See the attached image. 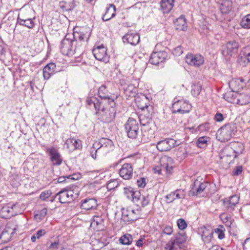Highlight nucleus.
<instances>
[{
	"label": "nucleus",
	"instance_id": "4c0bfd02",
	"mask_svg": "<svg viewBox=\"0 0 250 250\" xmlns=\"http://www.w3.org/2000/svg\"><path fill=\"white\" fill-rule=\"evenodd\" d=\"M104 220L103 218L100 216H94L93 221L91 223V226L97 227V229H103Z\"/></svg>",
	"mask_w": 250,
	"mask_h": 250
},
{
	"label": "nucleus",
	"instance_id": "58836bf2",
	"mask_svg": "<svg viewBox=\"0 0 250 250\" xmlns=\"http://www.w3.org/2000/svg\"><path fill=\"white\" fill-rule=\"evenodd\" d=\"M212 236L213 232L211 230L206 229L203 232L202 238L205 243H208L211 241Z\"/></svg>",
	"mask_w": 250,
	"mask_h": 250
},
{
	"label": "nucleus",
	"instance_id": "412c9836",
	"mask_svg": "<svg viewBox=\"0 0 250 250\" xmlns=\"http://www.w3.org/2000/svg\"><path fill=\"white\" fill-rule=\"evenodd\" d=\"M116 8L113 4H107L104 13L103 15V21H108L114 18L116 15Z\"/></svg>",
	"mask_w": 250,
	"mask_h": 250
},
{
	"label": "nucleus",
	"instance_id": "13d9d810",
	"mask_svg": "<svg viewBox=\"0 0 250 250\" xmlns=\"http://www.w3.org/2000/svg\"><path fill=\"white\" fill-rule=\"evenodd\" d=\"M149 200H150V199H149V196L148 195H147L146 196H143L142 197V201H141L142 206L143 207H146L147 205H148V204L149 203Z\"/></svg>",
	"mask_w": 250,
	"mask_h": 250
},
{
	"label": "nucleus",
	"instance_id": "37998d69",
	"mask_svg": "<svg viewBox=\"0 0 250 250\" xmlns=\"http://www.w3.org/2000/svg\"><path fill=\"white\" fill-rule=\"evenodd\" d=\"M10 237L7 231H3L0 234V245L5 244L10 241Z\"/></svg>",
	"mask_w": 250,
	"mask_h": 250
},
{
	"label": "nucleus",
	"instance_id": "e2e57ef3",
	"mask_svg": "<svg viewBox=\"0 0 250 250\" xmlns=\"http://www.w3.org/2000/svg\"><path fill=\"white\" fill-rule=\"evenodd\" d=\"M172 232H173L172 228L170 226H166L163 230V233L164 234H166L168 235H171L172 234Z\"/></svg>",
	"mask_w": 250,
	"mask_h": 250
},
{
	"label": "nucleus",
	"instance_id": "5fc2aeb1",
	"mask_svg": "<svg viewBox=\"0 0 250 250\" xmlns=\"http://www.w3.org/2000/svg\"><path fill=\"white\" fill-rule=\"evenodd\" d=\"M183 52V49L181 46H178L173 49L172 50V54L177 56H179L181 55Z\"/></svg>",
	"mask_w": 250,
	"mask_h": 250
},
{
	"label": "nucleus",
	"instance_id": "864d4df0",
	"mask_svg": "<svg viewBox=\"0 0 250 250\" xmlns=\"http://www.w3.org/2000/svg\"><path fill=\"white\" fill-rule=\"evenodd\" d=\"M51 194L52 192L50 190H46L41 193L40 198L42 200H45L51 195Z\"/></svg>",
	"mask_w": 250,
	"mask_h": 250
},
{
	"label": "nucleus",
	"instance_id": "423d86ee",
	"mask_svg": "<svg viewBox=\"0 0 250 250\" xmlns=\"http://www.w3.org/2000/svg\"><path fill=\"white\" fill-rule=\"evenodd\" d=\"M126 100L128 102L126 101V104H129L130 106H134V104H136L138 107L142 110H144L145 108L148 107V105L145 104V105L140 103V98L136 97V89L133 88L132 89L130 88V86H128L127 88H126Z\"/></svg>",
	"mask_w": 250,
	"mask_h": 250
},
{
	"label": "nucleus",
	"instance_id": "a211bd4d",
	"mask_svg": "<svg viewBox=\"0 0 250 250\" xmlns=\"http://www.w3.org/2000/svg\"><path fill=\"white\" fill-rule=\"evenodd\" d=\"M247 82L248 81L247 79L242 77L234 78L229 82V87L231 90L237 92L242 89L246 86Z\"/></svg>",
	"mask_w": 250,
	"mask_h": 250
},
{
	"label": "nucleus",
	"instance_id": "5701e85b",
	"mask_svg": "<svg viewBox=\"0 0 250 250\" xmlns=\"http://www.w3.org/2000/svg\"><path fill=\"white\" fill-rule=\"evenodd\" d=\"M56 64L51 62L46 65L43 69V76L44 79L48 80L56 72Z\"/></svg>",
	"mask_w": 250,
	"mask_h": 250
},
{
	"label": "nucleus",
	"instance_id": "7c9ffc66",
	"mask_svg": "<svg viewBox=\"0 0 250 250\" xmlns=\"http://www.w3.org/2000/svg\"><path fill=\"white\" fill-rule=\"evenodd\" d=\"M232 8V1L230 0H222L219 9L222 14H228Z\"/></svg>",
	"mask_w": 250,
	"mask_h": 250
},
{
	"label": "nucleus",
	"instance_id": "0eeeda50",
	"mask_svg": "<svg viewBox=\"0 0 250 250\" xmlns=\"http://www.w3.org/2000/svg\"><path fill=\"white\" fill-rule=\"evenodd\" d=\"M174 101L172 106L173 113L184 114L190 111L191 106L187 100L183 99L176 100V99H174Z\"/></svg>",
	"mask_w": 250,
	"mask_h": 250
},
{
	"label": "nucleus",
	"instance_id": "20e7f679",
	"mask_svg": "<svg viewBox=\"0 0 250 250\" xmlns=\"http://www.w3.org/2000/svg\"><path fill=\"white\" fill-rule=\"evenodd\" d=\"M104 107L102 105L101 108L96 112L98 118L104 123H110L115 118L116 110L115 108V103L114 100H109V103Z\"/></svg>",
	"mask_w": 250,
	"mask_h": 250
},
{
	"label": "nucleus",
	"instance_id": "ea45409f",
	"mask_svg": "<svg viewBox=\"0 0 250 250\" xmlns=\"http://www.w3.org/2000/svg\"><path fill=\"white\" fill-rule=\"evenodd\" d=\"M241 27L245 29H250V14L245 16L240 22Z\"/></svg>",
	"mask_w": 250,
	"mask_h": 250
},
{
	"label": "nucleus",
	"instance_id": "774afa93",
	"mask_svg": "<svg viewBox=\"0 0 250 250\" xmlns=\"http://www.w3.org/2000/svg\"><path fill=\"white\" fill-rule=\"evenodd\" d=\"M221 219L224 223H227L229 222L230 218L225 214H222L221 215Z\"/></svg>",
	"mask_w": 250,
	"mask_h": 250
},
{
	"label": "nucleus",
	"instance_id": "4d7b16f0",
	"mask_svg": "<svg viewBox=\"0 0 250 250\" xmlns=\"http://www.w3.org/2000/svg\"><path fill=\"white\" fill-rule=\"evenodd\" d=\"M137 184L139 188H144L146 185V180L144 177L138 179L137 181Z\"/></svg>",
	"mask_w": 250,
	"mask_h": 250
},
{
	"label": "nucleus",
	"instance_id": "a19ab883",
	"mask_svg": "<svg viewBox=\"0 0 250 250\" xmlns=\"http://www.w3.org/2000/svg\"><path fill=\"white\" fill-rule=\"evenodd\" d=\"M47 209L44 208L34 215L35 219L38 222L41 221L46 215Z\"/></svg>",
	"mask_w": 250,
	"mask_h": 250
},
{
	"label": "nucleus",
	"instance_id": "6e6552de",
	"mask_svg": "<svg viewBox=\"0 0 250 250\" xmlns=\"http://www.w3.org/2000/svg\"><path fill=\"white\" fill-rule=\"evenodd\" d=\"M169 49L164 47L162 50L154 51L151 55L149 61L154 65H157L160 62H163L167 57Z\"/></svg>",
	"mask_w": 250,
	"mask_h": 250
},
{
	"label": "nucleus",
	"instance_id": "f257e3e1",
	"mask_svg": "<svg viewBox=\"0 0 250 250\" xmlns=\"http://www.w3.org/2000/svg\"><path fill=\"white\" fill-rule=\"evenodd\" d=\"M71 34H67L62 41L60 44V50L64 55L73 56L77 53L80 55L83 53V49L77 45L71 38Z\"/></svg>",
	"mask_w": 250,
	"mask_h": 250
},
{
	"label": "nucleus",
	"instance_id": "3c124183",
	"mask_svg": "<svg viewBox=\"0 0 250 250\" xmlns=\"http://www.w3.org/2000/svg\"><path fill=\"white\" fill-rule=\"evenodd\" d=\"M126 176H128L126 179H129L133 173V168L130 164L126 163Z\"/></svg>",
	"mask_w": 250,
	"mask_h": 250
},
{
	"label": "nucleus",
	"instance_id": "a18cd8bd",
	"mask_svg": "<svg viewBox=\"0 0 250 250\" xmlns=\"http://www.w3.org/2000/svg\"><path fill=\"white\" fill-rule=\"evenodd\" d=\"M196 144L200 148L205 147L207 145V138L206 137H199L196 141Z\"/></svg>",
	"mask_w": 250,
	"mask_h": 250
},
{
	"label": "nucleus",
	"instance_id": "cd10ccee",
	"mask_svg": "<svg viewBox=\"0 0 250 250\" xmlns=\"http://www.w3.org/2000/svg\"><path fill=\"white\" fill-rule=\"evenodd\" d=\"M97 200L94 198L84 199L81 204V208L85 210L95 208L97 207Z\"/></svg>",
	"mask_w": 250,
	"mask_h": 250
},
{
	"label": "nucleus",
	"instance_id": "9b49d317",
	"mask_svg": "<svg viewBox=\"0 0 250 250\" xmlns=\"http://www.w3.org/2000/svg\"><path fill=\"white\" fill-rule=\"evenodd\" d=\"M139 126L137 121L129 118L126 124V133L128 138L135 139L136 138Z\"/></svg>",
	"mask_w": 250,
	"mask_h": 250
},
{
	"label": "nucleus",
	"instance_id": "c85d7f7f",
	"mask_svg": "<svg viewBox=\"0 0 250 250\" xmlns=\"http://www.w3.org/2000/svg\"><path fill=\"white\" fill-rule=\"evenodd\" d=\"M126 197L134 203L137 202L141 198V193L138 190H134L131 188H126Z\"/></svg>",
	"mask_w": 250,
	"mask_h": 250
},
{
	"label": "nucleus",
	"instance_id": "2f4dec72",
	"mask_svg": "<svg viewBox=\"0 0 250 250\" xmlns=\"http://www.w3.org/2000/svg\"><path fill=\"white\" fill-rule=\"evenodd\" d=\"M17 24L27 27L29 29H32L35 26V23L32 19L28 18L24 20L20 18L19 16L17 19Z\"/></svg>",
	"mask_w": 250,
	"mask_h": 250
},
{
	"label": "nucleus",
	"instance_id": "aec40b11",
	"mask_svg": "<svg viewBox=\"0 0 250 250\" xmlns=\"http://www.w3.org/2000/svg\"><path fill=\"white\" fill-rule=\"evenodd\" d=\"M207 184L196 180L193 183L189 194L191 196L197 195L202 193L207 187Z\"/></svg>",
	"mask_w": 250,
	"mask_h": 250
},
{
	"label": "nucleus",
	"instance_id": "680f3d73",
	"mask_svg": "<svg viewBox=\"0 0 250 250\" xmlns=\"http://www.w3.org/2000/svg\"><path fill=\"white\" fill-rule=\"evenodd\" d=\"M215 231L218 234V238L220 240H222L225 238V234L222 229L217 228L215 229Z\"/></svg>",
	"mask_w": 250,
	"mask_h": 250
},
{
	"label": "nucleus",
	"instance_id": "72a5a7b5",
	"mask_svg": "<svg viewBox=\"0 0 250 250\" xmlns=\"http://www.w3.org/2000/svg\"><path fill=\"white\" fill-rule=\"evenodd\" d=\"M235 91H228L223 95L224 99L229 103L235 104L237 103L238 93Z\"/></svg>",
	"mask_w": 250,
	"mask_h": 250
},
{
	"label": "nucleus",
	"instance_id": "2eb2a0df",
	"mask_svg": "<svg viewBox=\"0 0 250 250\" xmlns=\"http://www.w3.org/2000/svg\"><path fill=\"white\" fill-rule=\"evenodd\" d=\"M239 45L235 41H230L227 43L225 49L222 51V54L227 59L237 53Z\"/></svg>",
	"mask_w": 250,
	"mask_h": 250
},
{
	"label": "nucleus",
	"instance_id": "c756f323",
	"mask_svg": "<svg viewBox=\"0 0 250 250\" xmlns=\"http://www.w3.org/2000/svg\"><path fill=\"white\" fill-rule=\"evenodd\" d=\"M174 25L177 30H187L188 25L185 17L183 15H181L174 21Z\"/></svg>",
	"mask_w": 250,
	"mask_h": 250
},
{
	"label": "nucleus",
	"instance_id": "dca6fc26",
	"mask_svg": "<svg viewBox=\"0 0 250 250\" xmlns=\"http://www.w3.org/2000/svg\"><path fill=\"white\" fill-rule=\"evenodd\" d=\"M186 62L190 65L199 66L203 64L204 62V57L200 54H188L187 55Z\"/></svg>",
	"mask_w": 250,
	"mask_h": 250
},
{
	"label": "nucleus",
	"instance_id": "ddd939ff",
	"mask_svg": "<svg viewBox=\"0 0 250 250\" xmlns=\"http://www.w3.org/2000/svg\"><path fill=\"white\" fill-rule=\"evenodd\" d=\"M106 48L102 45L94 48L92 52L96 60L107 62L109 57L106 53Z\"/></svg>",
	"mask_w": 250,
	"mask_h": 250
},
{
	"label": "nucleus",
	"instance_id": "de8ad7c7",
	"mask_svg": "<svg viewBox=\"0 0 250 250\" xmlns=\"http://www.w3.org/2000/svg\"><path fill=\"white\" fill-rule=\"evenodd\" d=\"M11 208V211H13L14 216L20 213L21 210H20V205L18 203H9Z\"/></svg>",
	"mask_w": 250,
	"mask_h": 250
},
{
	"label": "nucleus",
	"instance_id": "c03bdc74",
	"mask_svg": "<svg viewBox=\"0 0 250 250\" xmlns=\"http://www.w3.org/2000/svg\"><path fill=\"white\" fill-rule=\"evenodd\" d=\"M238 63L243 66H245L247 65L249 62H250V60H248L247 57H245V56L242 55L241 54V51L240 52L238 59H237Z\"/></svg>",
	"mask_w": 250,
	"mask_h": 250
},
{
	"label": "nucleus",
	"instance_id": "7ed1b4c3",
	"mask_svg": "<svg viewBox=\"0 0 250 250\" xmlns=\"http://www.w3.org/2000/svg\"><path fill=\"white\" fill-rule=\"evenodd\" d=\"M79 195V188L76 186H69L62 189L56 194L62 204L69 203L77 198Z\"/></svg>",
	"mask_w": 250,
	"mask_h": 250
},
{
	"label": "nucleus",
	"instance_id": "c9c22d12",
	"mask_svg": "<svg viewBox=\"0 0 250 250\" xmlns=\"http://www.w3.org/2000/svg\"><path fill=\"white\" fill-rule=\"evenodd\" d=\"M237 103L236 104L246 105L250 103V95L245 94H238Z\"/></svg>",
	"mask_w": 250,
	"mask_h": 250
},
{
	"label": "nucleus",
	"instance_id": "393cba45",
	"mask_svg": "<svg viewBox=\"0 0 250 250\" xmlns=\"http://www.w3.org/2000/svg\"><path fill=\"white\" fill-rule=\"evenodd\" d=\"M99 96L101 98L102 101H104V104L109 103V100H113L110 98L107 89L106 85L103 84L98 90Z\"/></svg>",
	"mask_w": 250,
	"mask_h": 250
},
{
	"label": "nucleus",
	"instance_id": "052dcab7",
	"mask_svg": "<svg viewBox=\"0 0 250 250\" xmlns=\"http://www.w3.org/2000/svg\"><path fill=\"white\" fill-rule=\"evenodd\" d=\"M224 116L220 112H217L214 117V120L217 122H221L224 120Z\"/></svg>",
	"mask_w": 250,
	"mask_h": 250
},
{
	"label": "nucleus",
	"instance_id": "8fccbe9b",
	"mask_svg": "<svg viewBox=\"0 0 250 250\" xmlns=\"http://www.w3.org/2000/svg\"><path fill=\"white\" fill-rule=\"evenodd\" d=\"M178 228L181 230H184L187 227V224L186 221L183 219H179L177 222Z\"/></svg>",
	"mask_w": 250,
	"mask_h": 250
},
{
	"label": "nucleus",
	"instance_id": "0e129e2a",
	"mask_svg": "<svg viewBox=\"0 0 250 250\" xmlns=\"http://www.w3.org/2000/svg\"><path fill=\"white\" fill-rule=\"evenodd\" d=\"M46 234V231L43 229H41L38 230L37 232L36 233L35 235L36 236V237H37L38 239H39L45 235Z\"/></svg>",
	"mask_w": 250,
	"mask_h": 250
},
{
	"label": "nucleus",
	"instance_id": "6ab92c4d",
	"mask_svg": "<svg viewBox=\"0 0 250 250\" xmlns=\"http://www.w3.org/2000/svg\"><path fill=\"white\" fill-rule=\"evenodd\" d=\"M186 196V192L182 189H177L166 196L167 203H171L176 199H184Z\"/></svg>",
	"mask_w": 250,
	"mask_h": 250
},
{
	"label": "nucleus",
	"instance_id": "f8f14e48",
	"mask_svg": "<svg viewBox=\"0 0 250 250\" xmlns=\"http://www.w3.org/2000/svg\"><path fill=\"white\" fill-rule=\"evenodd\" d=\"M46 149L52 165L60 166L62 164V158L59 151L53 146L47 147Z\"/></svg>",
	"mask_w": 250,
	"mask_h": 250
},
{
	"label": "nucleus",
	"instance_id": "4be33fe9",
	"mask_svg": "<svg viewBox=\"0 0 250 250\" xmlns=\"http://www.w3.org/2000/svg\"><path fill=\"white\" fill-rule=\"evenodd\" d=\"M64 145L70 151L80 149L82 148V141L79 139L69 138L65 142Z\"/></svg>",
	"mask_w": 250,
	"mask_h": 250
},
{
	"label": "nucleus",
	"instance_id": "49530a36",
	"mask_svg": "<svg viewBox=\"0 0 250 250\" xmlns=\"http://www.w3.org/2000/svg\"><path fill=\"white\" fill-rule=\"evenodd\" d=\"M202 87L200 84L193 85L192 87L191 93L194 97L198 96L201 91Z\"/></svg>",
	"mask_w": 250,
	"mask_h": 250
},
{
	"label": "nucleus",
	"instance_id": "338daca9",
	"mask_svg": "<svg viewBox=\"0 0 250 250\" xmlns=\"http://www.w3.org/2000/svg\"><path fill=\"white\" fill-rule=\"evenodd\" d=\"M126 245H130L133 241V238L131 235L126 233Z\"/></svg>",
	"mask_w": 250,
	"mask_h": 250
},
{
	"label": "nucleus",
	"instance_id": "a878e982",
	"mask_svg": "<svg viewBox=\"0 0 250 250\" xmlns=\"http://www.w3.org/2000/svg\"><path fill=\"white\" fill-rule=\"evenodd\" d=\"M126 41L128 43L136 45L140 42V36L134 31H128L126 33Z\"/></svg>",
	"mask_w": 250,
	"mask_h": 250
},
{
	"label": "nucleus",
	"instance_id": "b1692460",
	"mask_svg": "<svg viewBox=\"0 0 250 250\" xmlns=\"http://www.w3.org/2000/svg\"><path fill=\"white\" fill-rule=\"evenodd\" d=\"M175 0H161L160 2V10L164 14L169 13L174 6Z\"/></svg>",
	"mask_w": 250,
	"mask_h": 250
},
{
	"label": "nucleus",
	"instance_id": "4468645a",
	"mask_svg": "<svg viewBox=\"0 0 250 250\" xmlns=\"http://www.w3.org/2000/svg\"><path fill=\"white\" fill-rule=\"evenodd\" d=\"M98 144L99 146H100V150L101 153L104 155H105L113 150L114 147L113 142L106 138L100 139L98 142Z\"/></svg>",
	"mask_w": 250,
	"mask_h": 250
},
{
	"label": "nucleus",
	"instance_id": "79ce46f5",
	"mask_svg": "<svg viewBox=\"0 0 250 250\" xmlns=\"http://www.w3.org/2000/svg\"><path fill=\"white\" fill-rule=\"evenodd\" d=\"M167 160V163H164L163 167L166 169L167 173H171L173 169V166L171 165L172 163V159L170 157L165 158Z\"/></svg>",
	"mask_w": 250,
	"mask_h": 250
},
{
	"label": "nucleus",
	"instance_id": "f704fd0d",
	"mask_svg": "<svg viewBox=\"0 0 250 250\" xmlns=\"http://www.w3.org/2000/svg\"><path fill=\"white\" fill-rule=\"evenodd\" d=\"M75 5L73 1H61L59 2V7L63 11L68 12L72 11Z\"/></svg>",
	"mask_w": 250,
	"mask_h": 250
},
{
	"label": "nucleus",
	"instance_id": "1a4fd4ad",
	"mask_svg": "<svg viewBox=\"0 0 250 250\" xmlns=\"http://www.w3.org/2000/svg\"><path fill=\"white\" fill-rule=\"evenodd\" d=\"M181 143L180 141H176L171 138H166L159 141L157 144L156 147L160 151H167L175 146H179Z\"/></svg>",
	"mask_w": 250,
	"mask_h": 250
},
{
	"label": "nucleus",
	"instance_id": "473e14b6",
	"mask_svg": "<svg viewBox=\"0 0 250 250\" xmlns=\"http://www.w3.org/2000/svg\"><path fill=\"white\" fill-rule=\"evenodd\" d=\"M13 211H11L9 204L3 207L0 212V216L3 218L8 219L14 216Z\"/></svg>",
	"mask_w": 250,
	"mask_h": 250
},
{
	"label": "nucleus",
	"instance_id": "09e8293b",
	"mask_svg": "<svg viewBox=\"0 0 250 250\" xmlns=\"http://www.w3.org/2000/svg\"><path fill=\"white\" fill-rule=\"evenodd\" d=\"M241 54L247 57L248 60L250 61V45L244 47L241 50Z\"/></svg>",
	"mask_w": 250,
	"mask_h": 250
},
{
	"label": "nucleus",
	"instance_id": "f3484780",
	"mask_svg": "<svg viewBox=\"0 0 250 250\" xmlns=\"http://www.w3.org/2000/svg\"><path fill=\"white\" fill-rule=\"evenodd\" d=\"M239 201V197L237 195H233L223 200V205L227 210L232 211L238 204Z\"/></svg>",
	"mask_w": 250,
	"mask_h": 250
},
{
	"label": "nucleus",
	"instance_id": "9d476101",
	"mask_svg": "<svg viewBox=\"0 0 250 250\" xmlns=\"http://www.w3.org/2000/svg\"><path fill=\"white\" fill-rule=\"evenodd\" d=\"M186 239L187 237L185 233L177 234L166 244V248L168 250L177 249L180 247L181 245L186 242Z\"/></svg>",
	"mask_w": 250,
	"mask_h": 250
},
{
	"label": "nucleus",
	"instance_id": "603ef678",
	"mask_svg": "<svg viewBox=\"0 0 250 250\" xmlns=\"http://www.w3.org/2000/svg\"><path fill=\"white\" fill-rule=\"evenodd\" d=\"M60 242L59 241H56L51 242L50 244L47 246V250H57L59 248Z\"/></svg>",
	"mask_w": 250,
	"mask_h": 250
},
{
	"label": "nucleus",
	"instance_id": "6e6d98bb",
	"mask_svg": "<svg viewBox=\"0 0 250 250\" xmlns=\"http://www.w3.org/2000/svg\"><path fill=\"white\" fill-rule=\"evenodd\" d=\"M118 185V182L116 180H110L107 184V188L109 189H114Z\"/></svg>",
	"mask_w": 250,
	"mask_h": 250
},
{
	"label": "nucleus",
	"instance_id": "bf43d9fd",
	"mask_svg": "<svg viewBox=\"0 0 250 250\" xmlns=\"http://www.w3.org/2000/svg\"><path fill=\"white\" fill-rule=\"evenodd\" d=\"M243 250H250V237L246 238L243 243Z\"/></svg>",
	"mask_w": 250,
	"mask_h": 250
},
{
	"label": "nucleus",
	"instance_id": "e433bc0d",
	"mask_svg": "<svg viewBox=\"0 0 250 250\" xmlns=\"http://www.w3.org/2000/svg\"><path fill=\"white\" fill-rule=\"evenodd\" d=\"M100 148V146H99L98 142L93 143L92 146L90 148L89 152L90 156L95 160L97 158V153H101Z\"/></svg>",
	"mask_w": 250,
	"mask_h": 250
},
{
	"label": "nucleus",
	"instance_id": "39448f33",
	"mask_svg": "<svg viewBox=\"0 0 250 250\" xmlns=\"http://www.w3.org/2000/svg\"><path fill=\"white\" fill-rule=\"evenodd\" d=\"M236 131L237 126L235 124H226L217 130L216 138L221 142H227L230 140Z\"/></svg>",
	"mask_w": 250,
	"mask_h": 250
},
{
	"label": "nucleus",
	"instance_id": "bb28decb",
	"mask_svg": "<svg viewBox=\"0 0 250 250\" xmlns=\"http://www.w3.org/2000/svg\"><path fill=\"white\" fill-rule=\"evenodd\" d=\"M86 102V104L89 107H94L96 111L101 108L104 104V101H100L98 98L94 96L87 98Z\"/></svg>",
	"mask_w": 250,
	"mask_h": 250
},
{
	"label": "nucleus",
	"instance_id": "f03ea898",
	"mask_svg": "<svg viewBox=\"0 0 250 250\" xmlns=\"http://www.w3.org/2000/svg\"><path fill=\"white\" fill-rule=\"evenodd\" d=\"M91 30L87 26L77 27L74 28L72 39L77 45H79L84 51V46L87 44L91 36Z\"/></svg>",
	"mask_w": 250,
	"mask_h": 250
},
{
	"label": "nucleus",
	"instance_id": "69168bd1",
	"mask_svg": "<svg viewBox=\"0 0 250 250\" xmlns=\"http://www.w3.org/2000/svg\"><path fill=\"white\" fill-rule=\"evenodd\" d=\"M68 180H76L80 178L81 176L79 174H73L68 175Z\"/></svg>",
	"mask_w": 250,
	"mask_h": 250
}]
</instances>
